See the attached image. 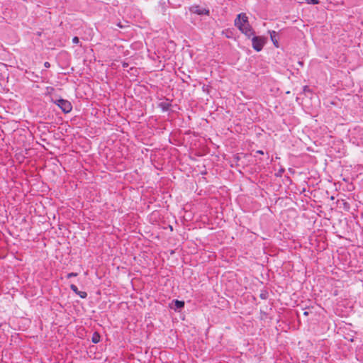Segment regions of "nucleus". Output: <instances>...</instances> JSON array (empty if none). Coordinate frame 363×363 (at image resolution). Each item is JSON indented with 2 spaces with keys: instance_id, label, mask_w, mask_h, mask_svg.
Here are the masks:
<instances>
[{
  "instance_id": "f257e3e1",
  "label": "nucleus",
  "mask_w": 363,
  "mask_h": 363,
  "mask_svg": "<svg viewBox=\"0 0 363 363\" xmlns=\"http://www.w3.org/2000/svg\"><path fill=\"white\" fill-rule=\"evenodd\" d=\"M54 103L65 113H69L72 109V104L65 99H58L54 101Z\"/></svg>"
},
{
  "instance_id": "f03ea898",
  "label": "nucleus",
  "mask_w": 363,
  "mask_h": 363,
  "mask_svg": "<svg viewBox=\"0 0 363 363\" xmlns=\"http://www.w3.org/2000/svg\"><path fill=\"white\" fill-rule=\"evenodd\" d=\"M265 43L264 39L259 36H252V48L257 52L262 50Z\"/></svg>"
},
{
  "instance_id": "7ed1b4c3",
  "label": "nucleus",
  "mask_w": 363,
  "mask_h": 363,
  "mask_svg": "<svg viewBox=\"0 0 363 363\" xmlns=\"http://www.w3.org/2000/svg\"><path fill=\"white\" fill-rule=\"evenodd\" d=\"M236 27L248 38L253 36L255 34V32L249 23H247V25H245V23L242 25L238 26Z\"/></svg>"
},
{
  "instance_id": "20e7f679",
  "label": "nucleus",
  "mask_w": 363,
  "mask_h": 363,
  "mask_svg": "<svg viewBox=\"0 0 363 363\" xmlns=\"http://www.w3.org/2000/svg\"><path fill=\"white\" fill-rule=\"evenodd\" d=\"M249 23L248 17L247 16L246 13H239L237 16L236 18L235 19V26L242 25L245 23V25H247V23Z\"/></svg>"
},
{
  "instance_id": "39448f33",
  "label": "nucleus",
  "mask_w": 363,
  "mask_h": 363,
  "mask_svg": "<svg viewBox=\"0 0 363 363\" xmlns=\"http://www.w3.org/2000/svg\"><path fill=\"white\" fill-rule=\"evenodd\" d=\"M190 11L198 15H208L209 11L206 9L201 8L199 6H193L190 8Z\"/></svg>"
},
{
  "instance_id": "423d86ee",
  "label": "nucleus",
  "mask_w": 363,
  "mask_h": 363,
  "mask_svg": "<svg viewBox=\"0 0 363 363\" xmlns=\"http://www.w3.org/2000/svg\"><path fill=\"white\" fill-rule=\"evenodd\" d=\"M276 35H277V33L275 31L270 32V38H271L272 41L273 42L274 45L276 47H278V40L276 38Z\"/></svg>"
},
{
  "instance_id": "0eeeda50",
  "label": "nucleus",
  "mask_w": 363,
  "mask_h": 363,
  "mask_svg": "<svg viewBox=\"0 0 363 363\" xmlns=\"http://www.w3.org/2000/svg\"><path fill=\"white\" fill-rule=\"evenodd\" d=\"M174 306L177 309L182 308L184 306V302L182 301L175 300Z\"/></svg>"
},
{
  "instance_id": "6e6552de",
  "label": "nucleus",
  "mask_w": 363,
  "mask_h": 363,
  "mask_svg": "<svg viewBox=\"0 0 363 363\" xmlns=\"http://www.w3.org/2000/svg\"><path fill=\"white\" fill-rule=\"evenodd\" d=\"M70 289H72V291L75 293L76 294H77L79 293V290H78V288L76 285L74 284H71L70 285Z\"/></svg>"
},
{
  "instance_id": "1a4fd4ad",
  "label": "nucleus",
  "mask_w": 363,
  "mask_h": 363,
  "mask_svg": "<svg viewBox=\"0 0 363 363\" xmlns=\"http://www.w3.org/2000/svg\"><path fill=\"white\" fill-rule=\"evenodd\" d=\"M82 298H86L87 296V294L85 291H79V293L77 294Z\"/></svg>"
},
{
  "instance_id": "9d476101",
  "label": "nucleus",
  "mask_w": 363,
  "mask_h": 363,
  "mask_svg": "<svg viewBox=\"0 0 363 363\" xmlns=\"http://www.w3.org/2000/svg\"><path fill=\"white\" fill-rule=\"evenodd\" d=\"M99 341V335L97 334H94L92 337V342L94 343H97Z\"/></svg>"
},
{
  "instance_id": "9b49d317",
  "label": "nucleus",
  "mask_w": 363,
  "mask_h": 363,
  "mask_svg": "<svg viewBox=\"0 0 363 363\" xmlns=\"http://www.w3.org/2000/svg\"><path fill=\"white\" fill-rule=\"evenodd\" d=\"M306 3L309 4H318L319 3L318 0H305Z\"/></svg>"
},
{
  "instance_id": "f8f14e48",
  "label": "nucleus",
  "mask_w": 363,
  "mask_h": 363,
  "mask_svg": "<svg viewBox=\"0 0 363 363\" xmlns=\"http://www.w3.org/2000/svg\"><path fill=\"white\" fill-rule=\"evenodd\" d=\"M77 276V273L71 272V273L67 274V277L69 279V278L74 277Z\"/></svg>"
},
{
  "instance_id": "ddd939ff",
  "label": "nucleus",
  "mask_w": 363,
  "mask_h": 363,
  "mask_svg": "<svg viewBox=\"0 0 363 363\" xmlns=\"http://www.w3.org/2000/svg\"><path fill=\"white\" fill-rule=\"evenodd\" d=\"M79 42V40L77 37H74L72 39V43L74 44H77Z\"/></svg>"
},
{
  "instance_id": "4468645a",
  "label": "nucleus",
  "mask_w": 363,
  "mask_h": 363,
  "mask_svg": "<svg viewBox=\"0 0 363 363\" xmlns=\"http://www.w3.org/2000/svg\"><path fill=\"white\" fill-rule=\"evenodd\" d=\"M44 66L46 67V68H48L50 67V64L48 62H45L44 63Z\"/></svg>"
},
{
  "instance_id": "2eb2a0df",
  "label": "nucleus",
  "mask_w": 363,
  "mask_h": 363,
  "mask_svg": "<svg viewBox=\"0 0 363 363\" xmlns=\"http://www.w3.org/2000/svg\"><path fill=\"white\" fill-rule=\"evenodd\" d=\"M257 153L263 154V152L262 150H259V151H257Z\"/></svg>"
},
{
  "instance_id": "dca6fc26",
  "label": "nucleus",
  "mask_w": 363,
  "mask_h": 363,
  "mask_svg": "<svg viewBox=\"0 0 363 363\" xmlns=\"http://www.w3.org/2000/svg\"><path fill=\"white\" fill-rule=\"evenodd\" d=\"M303 314H304L305 315H307L308 313V312H307V311H305V312L303 313Z\"/></svg>"
}]
</instances>
